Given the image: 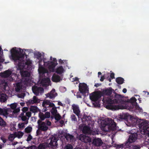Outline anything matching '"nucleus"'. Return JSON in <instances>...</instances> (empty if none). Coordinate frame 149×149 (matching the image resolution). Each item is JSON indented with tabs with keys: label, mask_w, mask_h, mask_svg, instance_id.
<instances>
[{
	"label": "nucleus",
	"mask_w": 149,
	"mask_h": 149,
	"mask_svg": "<svg viewBox=\"0 0 149 149\" xmlns=\"http://www.w3.org/2000/svg\"><path fill=\"white\" fill-rule=\"evenodd\" d=\"M57 140L55 137H53L51 139L49 143L45 142L40 143L38 146V149H46L51 147L54 148L57 147L58 145Z\"/></svg>",
	"instance_id": "nucleus-3"
},
{
	"label": "nucleus",
	"mask_w": 149,
	"mask_h": 149,
	"mask_svg": "<svg viewBox=\"0 0 149 149\" xmlns=\"http://www.w3.org/2000/svg\"><path fill=\"white\" fill-rule=\"evenodd\" d=\"M104 76H102L101 77V78L100 79V81H104Z\"/></svg>",
	"instance_id": "nucleus-59"
},
{
	"label": "nucleus",
	"mask_w": 149,
	"mask_h": 149,
	"mask_svg": "<svg viewBox=\"0 0 149 149\" xmlns=\"http://www.w3.org/2000/svg\"><path fill=\"white\" fill-rule=\"evenodd\" d=\"M91 141V140L88 137L85 136L83 142L85 143H87L90 142Z\"/></svg>",
	"instance_id": "nucleus-37"
},
{
	"label": "nucleus",
	"mask_w": 149,
	"mask_h": 149,
	"mask_svg": "<svg viewBox=\"0 0 149 149\" xmlns=\"http://www.w3.org/2000/svg\"><path fill=\"white\" fill-rule=\"evenodd\" d=\"M28 123V121L27 120L26 122H25L24 123H21L20 124H18V126L20 128H23L24 127V124H26Z\"/></svg>",
	"instance_id": "nucleus-36"
},
{
	"label": "nucleus",
	"mask_w": 149,
	"mask_h": 149,
	"mask_svg": "<svg viewBox=\"0 0 149 149\" xmlns=\"http://www.w3.org/2000/svg\"><path fill=\"white\" fill-rule=\"evenodd\" d=\"M38 129L43 131H46L48 129V127L46 125V123L42 122L41 124H40L38 126Z\"/></svg>",
	"instance_id": "nucleus-13"
},
{
	"label": "nucleus",
	"mask_w": 149,
	"mask_h": 149,
	"mask_svg": "<svg viewBox=\"0 0 149 149\" xmlns=\"http://www.w3.org/2000/svg\"><path fill=\"white\" fill-rule=\"evenodd\" d=\"M72 107L74 113L79 117L80 111L79 110L78 106L74 104L72 105Z\"/></svg>",
	"instance_id": "nucleus-16"
},
{
	"label": "nucleus",
	"mask_w": 149,
	"mask_h": 149,
	"mask_svg": "<svg viewBox=\"0 0 149 149\" xmlns=\"http://www.w3.org/2000/svg\"><path fill=\"white\" fill-rule=\"evenodd\" d=\"M26 116H27L29 118L31 116V113L30 112H27L26 113Z\"/></svg>",
	"instance_id": "nucleus-51"
},
{
	"label": "nucleus",
	"mask_w": 149,
	"mask_h": 149,
	"mask_svg": "<svg viewBox=\"0 0 149 149\" xmlns=\"http://www.w3.org/2000/svg\"><path fill=\"white\" fill-rule=\"evenodd\" d=\"M0 126L2 127H5L7 126V124L3 119L0 116Z\"/></svg>",
	"instance_id": "nucleus-26"
},
{
	"label": "nucleus",
	"mask_w": 149,
	"mask_h": 149,
	"mask_svg": "<svg viewBox=\"0 0 149 149\" xmlns=\"http://www.w3.org/2000/svg\"><path fill=\"white\" fill-rule=\"evenodd\" d=\"M135 107L136 109L139 110L140 111L142 110V109L140 108L138 105L137 103H136V105H135Z\"/></svg>",
	"instance_id": "nucleus-47"
},
{
	"label": "nucleus",
	"mask_w": 149,
	"mask_h": 149,
	"mask_svg": "<svg viewBox=\"0 0 149 149\" xmlns=\"http://www.w3.org/2000/svg\"><path fill=\"white\" fill-rule=\"evenodd\" d=\"M42 105L43 107L46 106V105H49V106L47 107H53L55 106V105L54 103H51L50 101L47 100H45L43 101Z\"/></svg>",
	"instance_id": "nucleus-17"
},
{
	"label": "nucleus",
	"mask_w": 149,
	"mask_h": 149,
	"mask_svg": "<svg viewBox=\"0 0 149 149\" xmlns=\"http://www.w3.org/2000/svg\"><path fill=\"white\" fill-rule=\"evenodd\" d=\"M62 80L60 77L55 74H54L52 78V80L54 82H58Z\"/></svg>",
	"instance_id": "nucleus-18"
},
{
	"label": "nucleus",
	"mask_w": 149,
	"mask_h": 149,
	"mask_svg": "<svg viewBox=\"0 0 149 149\" xmlns=\"http://www.w3.org/2000/svg\"><path fill=\"white\" fill-rule=\"evenodd\" d=\"M48 79H47L44 78L41 81V82L43 83H46Z\"/></svg>",
	"instance_id": "nucleus-54"
},
{
	"label": "nucleus",
	"mask_w": 149,
	"mask_h": 149,
	"mask_svg": "<svg viewBox=\"0 0 149 149\" xmlns=\"http://www.w3.org/2000/svg\"><path fill=\"white\" fill-rule=\"evenodd\" d=\"M37 57L38 58H40L41 56V54L40 53L38 52L37 54Z\"/></svg>",
	"instance_id": "nucleus-58"
},
{
	"label": "nucleus",
	"mask_w": 149,
	"mask_h": 149,
	"mask_svg": "<svg viewBox=\"0 0 149 149\" xmlns=\"http://www.w3.org/2000/svg\"><path fill=\"white\" fill-rule=\"evenodd\" d=\"M39 117L40 118V119L42 120H43L45 119V115L43 113H42L39 114Z\"/></svg>",
	"instance_id": "nucleus-43"
},
{
	"label": "nucleus",
	"mask_w": 149,
	"mask_h": 149,
	"mask_svg": "<svg viewBox=\"0 0 149 149\" xmlns=\"http://www.w3.org/2000/svg\"><path fill=\"white\" fill-rule=\"evenodd\" d=\"M114 95H112L110 97H104L103 101L104 103L107 104L106 107L109 109H120V107L118 105L114 104H124L126 101L123 99L124 96L118 94L114 91Z\"/></svg>",
	"instance_id": "nucleus-2"
},
{
	"label": "nucleus",
	"mask_w": 149,
	"mask_h": 149,
	"mask_svg": "<svg viewBox=\"0 0 149 149\" xmlns=\"http://www.w3.org/2000/svg\"><path fill=\"white\" fill-rule=\"evenodd\" d=\"M85 136V135L83 134H81L77 137V139L83 142Z\"/></svg>",
	"instance_id": "nucleus-34"
},
{
	"label": "nucleus",
	"mask_w": 149,
	"mask_h": 149,
	"mask_svg": "<svg viewBox=\"0 0 149 149\" xmlns=\"http://www.w3.org/2000/svg\"><path fill=\"white\" fill-rule=\"evenodd\" d=\"M63 149H73V147L71 144H68L65 145Z\"/></svg>",
	"instance_id": "nucleus-35"
},
{
	"label": "nucleus",
	"mask_w": 149,
	"mask_h": 149,
	"mask_svg": "<svg viewBox=\"0 0 149 149\" xmlns=\"http://www.w3.org/2000/svg\"><path fill=\"white\" fill-rule=\"evenodd\" d=\"M82 132L86 134H90L91 133V130L90 127L87 126H84L82 129Z\"/></svg>",
	"instance_id": "nucleus-19"
},
{
	"label": "nucleus",
	"mask_w": 149,
	"mask_h": 149,
	"mask_svg": "<svg viewBox=\"0 0 149 149\" xmlns=\"http://www.w3.org/2000/svg\"><path fill=\"white\" fill-rule=\"evenodd\" d=\"M12 73L11 71L8 70L2 73V76L4 78H7L10 76Z\"/></svg>",
	"instance_id": "nucleus-20"
},
{
	"label": "nucleus",
	"mask_w": 149,
	"mask_h": 149,
	"mask_svg": "<svg viewBox=\"0 0 149 149\" xmlns=\"http://www.w3.org/2000/svg\"><path fill=\"white\" fill-rule=\"evenodd\" d=\"M110 77L112 79L115 78L114 74L113 73H111L110 75Z\"/></svg>",
	"instance_id": "nucleus-55"
},
{
	"label": "nucleus",
	"mask_w": 149,
	"mask_h": 149,
	"mask_svg": "<svg viewBox=\"0 0 149 149\" xmlns=\"http://www.w3.org/2000/svg\"><path fill=\"white\" fill-rule=\"evenodd\" d=\"M101 129L105 132H107L110 131H113L116 129V124L113 121L109 122H106L104 123L101 124Z\"/></svg>",
	"instance_id": "nucleus-4"
},
{
	"label": "nucleus",
	"mask_w": 149,
	"mask_h": 149,
	"mask_svg": "<svg viewBox=\"0 0 149 149\" xmlns=\"http://www.w3.org/2000/svg\"><path fill=\"white\" fill-rule=\"evenodd\" d=\"M21 118L22 120L23 121L26 122L27 120L28 121L29 118H27L25 116H21Z\"/></svg>",
	"instance_id": "nucleus-45"
},
{
	"label": "nucleus",
	"mask_w": 149,
	"mask_h": 149,
	"mask_svg": "<svg viewBox=\"0 0 149 149\" xmlns=\"http://www.w3.org/2000/svg\"><path fill=\"white\" fill-rule=\"evenodd\" d=\"M32 128L31 127H27L25 129V132L27 133H30L32 131Z\"/></svg>",
	"instance_id": "nucleus-41"
},
{
	"label": "nucleus",
	"mask_w": 149,
	"mask_h": 149,
	"mask_svg": "<svg viewBox=\"0 0 149 149\" xmlns=\"http://www.w3.org/2000/svg\"><path fill=\"white\" fill-rule=\"evenodd\" d=\"M8 114L7 111L6 109H3L2 108H0V115H6Z\"/></svg>",
	"instance_id": "nucleus-32"
},
{
	"label": "nucleus",
	"mask_w": 149,
	"mask_h": 149,
	"mask_svg": "<svg viewBox=\"0 0 149 149\" xmlns=\"http://www.w3.org/2000/svg\"><path fill=\"white\" fill-rule=\"evenodd\" d=\"M30 110L33 113H35L37 111L38 108L37 106H32L31 107Z\"/></svg>",
	"instance_id": "nucleus-31"
},
{
	"label": "nucleus",
	"mask_w": 149,
	"mask_h": 149,
	"mask_svg": "<svg viewBox=\"0 0 149 149\" xmlns=\"http://www.w3.org/2000/svg\"><path fill=\"white\" fill-rule=\"evenodd\" d=\"M47 97H49L50 99L54 98L55 97V96H54V95L52 93H50L47 94Z\"/></svg>",
	"instance_id": "nucleus-40"
},
{
	"label": "nucleus",
	"mask_w": 149,
	"mask_h": 149,
	"mask_svg": "<svg viewBox=\"0 0 149 149\" xmlns=\"http://www.w3.org/2000/svg\"><path fill=\"white\" fill-rule=\"evenodd\" d=\"M24 112H23L21 114H20V115L19 116V118H21V116H24Z\"/></svg>",
	"instance_id": "nucleus-62"
},
{
	"label": "nucleus",
	"mask_w": 149,
	"mask_h": 149,
	"mask_svg": "<svg viewBox=\"0 0 149 149\" xmlns=\"http://www.w3.org/2000/svg\"><path fill=\"white\" fill-rule=\"evenodd\" d=\"M114 91V90L111 87H109L106 89L104 90L100 93H101L102 96L104 95H110L112 94L113 92Z\"/></svg>",
	"instance_id": "nucleus-10"
},
{
	"label": "nucleus",
	"mask_w": 149,
	"mask_h": 149,
	"mask_svg": "<svg viewBox=\"0 0 149 149\" xmlns=\"http://www.w3.org/2000/svg\"><path fill=\"white\" fill-rule=\"evenodd\" d=\"M15 137V133H14L13 134H10L9 135L8 139L10 141L12 142Z\"/></svg>",
	"instance_id": "nucleus-29"
},
{
	"label": "nucleus",
	"mask_w": 149,
	"mask_h": 149,
	"mask_svg": "<svg viewBox=\"0 0 149 149\" xmlns=\"http://www.w3.org/2000/svg\"><path fill=\"white\" fill-rule=\"evenodd\" d=\"M64 136L67 141L72 142L74 141V137L72 135L69 133H66Z\"/></svg>",
	"instance_id": "nucleus-15"
},
{
	"label": "nucleus",
	"mask_w": 149,
	"mask_h": 149,
	"mask_svg": "<svg viewBox=\"0 0 149 149\" xmlns=\"http://www.w3.org/2000/svg\"><path fill=\"white\" fill-rule=\"evenodd\" d=\"M28 110V109L27 107H24L22 109V111L23 112L25 113Z\"/></svg>",
	"instance_id": "nucleus-52"
},
{
	"label": "nucleus",
	"mask_w": 149,
	"mask_h": 149,
	"mask_svg": "<svg viewBox=\"0 0 149 149\" xmlns=\"http://www.w3.org/2000/svg\"><path fill=\"white\" fill-rule=\"evenodd\" d=\"M103 143V142L102 140L99 138L94 139L92 141L93 144L97 147L101 146Z\"/></svg>",
	"instance_id": "nucleus-11"
},
{
	"label": "nucleus",
	"mask_w": 149,
	"mask_h": 149,
	"mask_svg": "<svg viewBox=\"0 0 149 149\" xmlns=\"http://www.w3.org/2000/svg\"><path fill=\"white\" fill-rule=\"evenodd\" d=\"M116 148L117 149H122L123 148H128L129 146L128 145L126 144V142L125 143L122 144L120 145H117Z\"/></svg>",
	"instance_id": "nucleus-21"
},
{
	"label": "nucleus",
	"mask_w": 149,
	"mask_h": 149,
	"mask_svg": "<svg viewBox=\"0 0 149 149\" xmlns=\"http://www.w3.org/2000/svg\"><path fill=\"white\" fill-rule=\"evenodd\" d=\"M20 110V109L19 108H15L14 109L13 111V113L14 114L16 113L19 112Z\"/></svg>",
	"instance_id": "nucleus-46"
},
{
	"label": "nucleus",
	"mask_w": 149,
	"mask_h": 149,
	"mask_svg": "<svg viewBox=\"0 0 149 149\" xmlns=\"http://www.w3.org/2000/svg\"><path fill=\"white\" fill-rule=\"evenodd\" d=\"M21 76L23 77H29L30 76V74L29 72L27 71L23 70L21 72Z\"/></svg>",
	"instance_id": "nucleus-23"
},
{
	"label": "nucleus",
	"mask_w": 149,
	"mask_h": 149,
	"mask_svg": "<svg viewBox=\"0 0 149 149\" xmlns=\"http://www.w3.org/2000/svg\"><path fill=\"white\" fill-rule=\"evenodd\" d=\"M55 90L54 89H53L50 92V93H52L53 94H54L55 93Z\"/></svg>",
	"instance_id": "nucleus-60"
},
{
	"label": "nucleus",
	"mask_w": 149,
	"mask_h": 149,
	"mask_svg": "<svg viewBox=\"0 0 149 149\" xmlns=\"http://www.w3.org/2000/svg\"><path fill=\"white\" fill-rule=\"evenodd\" d=\"M42 122V120L41 119L38 120L37 122V123L38 124V126H39V125H40V124H41V123Z\"/></svg>",
	"instance_id": "nucleus-57"
},
{
	"label": "nucleus",
	"mask_w": 149,
	"mask_h": 149,
	"mask_svg": "<svg viewBox=\"0 0 149 149\" xmlns=\"http://www.w3.org/2000/svg\"><path fill=\"white\" fill-rule=\"evenodd\" d=\"M40 102V99L38 98V97L34 96L33 97L32 100H29L26 102V104L27 105L33 104H34L38 103Z\"/></svg>",
	"instance_id": "nucleus-12"
},
{
	"label": "nucleus",
	"mask_w": 149,
	"mask_h": 149,
	"mask_svg": "<svg viewBox=\"0 0 149 149\" xmlns=\"http://www.w3.org/2000/svg\"><path fill=\"white\" fill-rule=\"evenodd\" d=\"M22 85L20 83L18 82L16 84L15 90L17 92L19 91L22 88Z\"/></svg>",
	"instance_id": "nucleus-25"
},
{
	"label": "nucleus",
	"mask_w": 149,
	"mask_h": 149,
	"mask_svg": "<svg viewBox=\"0 0 149 149\" xmlns=\"http://www.w3.org/2000/svg\"><path fill=\"white\" fill-rule=\"evenodd\" d=\"M54 116L55 119L57 121L59 120L61 118V116L58 113L56 114Z\"/></svg>",
	"instance_id": "nucleus-39"
},
{
	"label": "nucleus",
	"mask_w": 149,
	"mask_h": 149,
	"mask_svg": "<svg viewBox=\"0 0 149 149\" xmlns=\"http://www.w3.org/2000/svg\"><path fill=\"white\" fill-rule=\"evenodd\" d=\"M1 139L3 143H5L6 142V139L5 138L3 137H1Z\"/></svg>",
	"instance_id": "nucleus-56"
},
{
	"label": "nucleus",
	"mask_w": 149,
	"mask_h": 149,
	"mask_svg": "<svg viewBox=\"0 0 149 149\" xmlns=\"http://www.w3.org/2000/svg\"><path fill=\"white\" fill-rule=\"evenodd\" d=\"M44 63L45 66L46 65L48 68L49 71L52 72H54V68L57 64V63H56L54 62L49 61H48L47 62L44 61Z\"/></svg>",
	"instance_id": "nucleus-5"
},
{
	"label": "nucleus",
	"mask_w": 149,
	"mask_h": 149,
	"mask_svg": "<svg viewBox=\"0 0 149 149\" xmlns=\"http://www.w3.org/2000/svg\"><path fill=\"white\" fill-rule=\"evenodd\" d=\"M121 118L124 119L127 122L130 123L132 120V117L131 116L127 114H123L121 116Z\"/></svg>",
	"instance_id": "nucleus-14"
},
{
	"label": "nucleus",
	"mask_w": 149,
	"mask_h": 149,
	"mask_svg": "<svg viewBox=\"0 0 149 149\" xmlns=\"http://www.w3.org/2000/svg\"><path fill=\"white\" fill-rule=\"evenodd\" d=\"M116 82L119 84H122L124 81V79L121 77L117 78L116 79Z\"/></svg>",
	"instance_id": "nucleus-24"
},
{
	"label": "nucleus",
	"mask_w": 149,
	"mask_h": 149,
	"mask_svg": "<svg viewBox=\"0 0 149 149\" xmlns=\"http://www.w3.org/2000/svg\"><path fill=\"white\" fill-rule=\"evenodd\" d=\"M138 134L136 133H132L129 136V137L127 141L126 144L130 146V144L134 142L137 138Z\"/></svg>",
	"instance_id": "nucleus-6"
},
{
	"label": "nucleus",
	"mask_w": 149,
	"mask_h": 149,
	"mask_svg": "<svg viewBox=\"0 0 149 149\" xmlns=\"http://www.w3.org/2000/svg\"><path fill=\"white\" fill-rule=\"evenodd\" d=\"M46 125H47L48 126H50L51 125V123L48 120H46Z\"/></svg>",
	"instance_id": "nucleus-53"
},
{
	"label": "nucleus",
	"mask_w": 149,
	"mask_h": 149,
	"mask_svg": "<svg viewBox=\"0 0 149 149\" xmlns=\"http://www.w3.org/2000/svg\"><path fill=\"white\" fill-rule=\"evenodd\" d=\"M52 61L54 62L55 63H57V60L56 58H53V59H52Z\"/></svg>",
	"instance_id": "nucleus-61"
},
{
	"label": "nucleus",
	"mask_w": 149,
	"mask_h": 149,
	"mask_svg": "<svg viewBox=\"0 0 149 149\" xmlns=\"http://www.w3.org/2000/svg\"><path fill=\"white\" fill-rule=\"evenodd\" d=\"M23 50L15 47L13 48L11 50V57L15 65L17 66L18 70H29L32 69L31 62L30 60L26 61L24 60L25 56L27 57L25 53H23Z\"/></svg>",
	"instance_id": "nucleus-1"
},
{
	"label": "nucleus",
	"mask_w": 149,
	"mask_h": 149,
	"mask_svg": "<svg viewBox=\"0 0 149 149\" xmlns=\"http://www.w3.org/2000/svg\"><path fill=\"white\" fill-rule=\"evenodd\" d=\"M64 71V70L63 67L62 66H61L58 68L56 69V72L58 74H60L63 73Z\"/></svg>",
	"instance_id": "nucleus-22"
},
{
	"label": "nucleus",
	"mask_w": 149,
	"mask_h": 149,
	"mask_svg": "<svg viewBox=\"0 0 149 149\" xmlns=\"http://www.w3.org/2000/svg\"><path fill=\"white\" fill-rule=\"evenodd\" d=\"M140 148V147L139 145L134 146L132 147V149H139Z\"/></svg>",
	"instance_id": "nucleus-50"
},
{
	"label": "nucleus",
	"mask_w": 149,
	"mask_h": 149,
	"mask_svg": "<svg viewBox=\"0 0 149 149\" xmlns=\"http://www.w3.org/2000/svg\"><path fill=\"white\" fill-rule=\"evenodd\" d=\"M59 123L61 125H63L64 123V122L63 120H62L60 121Z\"/></svg>",
	"instance_id": "nucleus-64"
},
{
	"label": "nucleus",
	"mask_w": 149,
	"mask_h": 149,
	"mask_svg": "<svg viewBox=\"0 0 149 149\" xmlns=\"http://www.w3.org/2000/svg\"><path fill=\"white\" fill-rule=\"evenodd\" d=\"M127 90L125 88H123V92L124 93H126V92H127Z\"/></svg>",
	"instance_id": "nucleus-63"
},
{
	"label": "nucleus",
	"mask_w": 149,
	"mask_h": 149,
	"mask_svg": "<svg viewBox=\"0 0 149 149\" xmlns=\"http://www.w3.org/2000/svg\"><path fill=\"white\" fill-rule=\"evenodd\" d=\"M32 89L33 93L36 95H38L40 93H41L44 92V89L42 87L36 85L32 87Z\"/></svg>",
	"instance_id": "nucleus-7"
},
{
	"label": "nucleus",
	"mask_w": 149,
	"mask_h": 149,
	"mask_svg": "<svg viewBox=\"0 0 149 149\" xmlns=\"http://www.w3.org/2000/svg\"><path fill=\"white\" fill-rule=\"evenodd\" d=\"M51 112L53 115H55L57 112V110L56 108L53 107L51 110Z\"/></svg>",
	"instance_id": "nucleus-38"
},
{
	"label": "nucleus",
	"mask_w": 149,
	"mask_h": 149,
	"mask_svg": "<svg viewBox=\"0 0 149 149\" xmlns=\"http://www.w3.org/2000/svg\"><path fill=\"white\" fill-rule=\"evenodd\" d=\"M79 90L83 94H86L88 90L86 84L84 83H80L79 84Z\"/></svg>",
	"instance_id": "nucleus-8"
},
{
	"label": "nucleus",
	"mask_w": 149,
	"mask_h": 149,
	"mask_svg": "<svg viewBox=\"0 0 149 149\" xmlns=\"http://www.w3.org/2000/svg\"><path fill=\"white\" fill-rule=\"evenodd\" d=\"M45 116L46 118H49L50 117V113L49 112H47L45 113Z\"/></svg>",
	"instance_id": "nucleus-48"
},
{
	"label": "nucleus",
	"mask_w": 149,
	"mask_h": 149,
	"mask_svg": "<svg viewBox=\"0 0 149 149\" xmlns=\"http://www.w3.org/2000/svg\"><path fill=\"white\" fill-rule=\"evenodd\" d=\"M17 105L16 103L12 104L10 105V108L13 109H14L17 107Z\"/></svg>",
	"instance_id": "nucleus-44"
},
{
	"label": "nucleus",
	"mask_w": 149,
	"mask_h": 149,
	"mask_svg": "<svg viewBox=\"0 0 149 149\" xmlns=\"http://www.w3.org/2000/svg\"><path fill=\"white\" fill-rule=\"evenodd\" d=\"M70 118L72 121H77V120L74 114H72Z\"/></svg>",
	"instance_id": "nucleus-42"
},
{
	"label": "nucleus",
	"mask_w": 149,
	"mask_h": 149,
	"mask_svg": "<svg viewBox=\"0 0 149 149\" xmlns=\"http://www.w3.org/2000/svg\"><path fill=\"white\" fill-rule=\"evenodd\" d=\"M136 99L135 97H132L130 100H128V102L132 104L133 105L134 104V105L135 106L136 105Z\"/></svg>",
	"instance_id": "nucleus-27"
},
{
	"label": "nucleus",
	"mask_w": 149,
	"mask_h": 149,
	"mask_svg": "<svg viewBox=\"0 0 149 149\" xmlns=\"http://www.w3.org/2000/svg\"><path fill=\"white\" fill-rule=\"evenodd\" d=\"M102 96L101 93L100 92H96L92 94V95L90 96V98L92 101L95 102L97 101L99 98H100Z\"/></svg>",
	"instance_id": "nucleus-9"
},
{
	"label": "nucleus",
	"mask_w": 149,
	"mask_h": 149,
	"mask_svg": "<svg viewBox=\"0 0 149 149\" xmlns=\"http://www.w3.org/2000/svg\"><path fill=\"white\" fill-rule=\"evenodd\" d=\"M15 135L16 137H17L18 138H20L23 136L24 134L21 132H19L18 133L15 132Z\"/></svg>",
	"instance_id": "nucleus-28"
},
{
	"label": "nucleus",
	"mask_w": 149,
	"mask_h": 149,
	"mask_svg": "<svg viewBox=\"0 0 149 149\" xmlns=\"http://www.w3.org/2000/svg\"><path fill=\"white\" fill-rule=\"evenodd\" d=\"M32 139V136L31 135L29 134V135L27 137V139L26 140V141H27L28 142V141H30Z\"/></svg>",
	"instance_id": "nucleus-49"
},
{
	"label": "nucleus",
	"mask_w": 149,
	"mask_h": 149,
	"mask_svg": "<svg viewBox=\"0 0 149 149\" xmlns=\"http://www.w3.org/2000/svg\"><path fill=\"white\" fill-rule=\"evenodd\" d=\"M91 117L90 116H86L84 115L83 116L82 120L86 121H88L91 120Z\"/></svg>",
	"instance_id": "nucleus-30"
},
{
	"label": "nucleus",
	"mask_w": 149,
	"mask_h": 149,
	"mask_svg": "<svg viewBox=\"0 0 149 149\" xmlns=\"http://www.w3.org/2000/svg\"><path fill=\"white\" fill-rule=\"evenodd\" d=\"M20 149H37V148L36 146L33 145L27 147H24L21 148Z\"/></svg>",
	"instance_id": "nucleus-33"
}]
</instances>
